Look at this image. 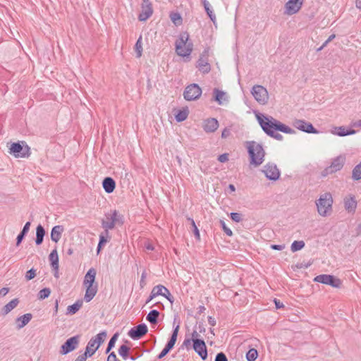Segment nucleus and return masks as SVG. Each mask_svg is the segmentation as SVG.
<instances>
[{
  "instance_id": "42",
  "label": "nucleus",
  "mask_w": 361,
  "mask_h": 361,
  "mask_svg": "<svg viewBox=\"0 0 361 361\" xmlns=\"http://www.w3.org/2000/svg\"><path fill=\"white\" fill-rule=\"evenodd\" d=\"M258 353L257 350L252 348L248 350L246 354V359L247 361H255L257 357Z\"/></svg>"
},
{
  "instance_id": "14",
  "label": "nucleus",
  "mask_w": 361,
  "mask_h": 361,
  "mask_svg": "<svg viewBox=\"0 0 361 361\" xmlns=\"http://www.w3.org/2000/svg\"><path fill=\"white\" fill-rule=\"evenodd\" d=\"M304 0H288L285 4V13L289 16L297 13L302 8Z\"/></svg>"
},
{
  "instance_id": "28",
  "label": "nucleus",
  "mask_w": 361,
  "mask_h": 361,
  "mask_svg": "<svg viewBox=\"0 0 361 361\" xmlns=\"http://www.w3.org/2000/svg\"><path fill=\"white\" fill-rule=\"evenodd\" d=\"M355 133V130H353L350 128H346L344 126L335 127L334 130L333 131L334 134H335L338 136H340V137L350 135L354 134Z\"/></svg>"
},
{
  "instance_id": "45",
  "label": "nucleus",
  "mask_w": 361,
  "mask_h": 361,
  "mask_svg": "<svg viewBox=\"0 0 361 361\" xmlns=\"http://www.w3.org/2000/svg\"><path fill=\"white\" fill-rule=\"evenodd\" d=\"M188 221H189L191 224V226L193 228V232H194V234H195L196 238L197 240H200V231L195 224V221L192 218H190V217L188 218Z\"/></svg>"
},
{
  "instance_id": "46",
  "label": "nucleus",
  "mask_w": 361,
  "mask_h": 361,
  "mask_svg": "<svg viewBox=\"0 0 361 361\" xmlns=\"http://www.w3.org/2000/svg\"><path fill=\"white\" fill-rule=\"evenodd\" d=\"M182 348L188 350L192 349V341L190 338H185L182 344Z\"/></svg>"
},
{
  "instance_id": "8",
  "label": "nucleus",
  "mask_w": 361,
  "mask_h": 361,
  "mask_svg": "<svg viewBox=\"0 0 361 361\" xmlns=\"http://www.w3.org/2000/svg\"><path fill=\"white\" fill-rule=\"evenodd\" d=\"M251 94L259 104H265L269 100V94L267 90L260 85H255L251 90Z\"/></svg>"
},
{
  "instance_id": "51",
  "label": "nucleus",
  "mask_w": 361,
  "mask_h": 361,
  "mask_svg": "<svg viewBox=\"0 0 361 361\" xmlns=\"http://www.w3.org/2000/svg\"><path fill=\"white\" fill-rule=\"evenodd\" d=\"M214 361H228V359L224 353H219L216 355Z\"/></svg>"
},
{
  "instance_id": "20",
  "label": "nucleus",
  "mask_w": 361,
  "mask_h": 361,
  "mask_svg": "<svg viewBox=\"0 0 361 361\" xmlns=\"http://www.w3.org/2000/svg\"><path fill=\"white\" fill-rule=\"evenodd\" d=\"M212 100L216 102L219 105H223L224 103L228 102V96L226 92L219 88H214L212 92Z\"/></svg>"
},
{
  "instance_id": "33",
  "label": "nucleus",
  "mask_w": 361,
  "mask_h": 361,
  "mask_svg": "<svg viewBox=\"0 0 361 361\" xmlns=\"http://www.w3.org/2000/svg\"><path fill=\"white\" fill-rule=\"evenodd\" d=\"M201 1H202V5L204 6V11H205L207 15L208 16L209 19L214 23H215V22H216V16L214 13L212 9L210 4L209 3V1L207 0H201Z\"/></svg>"
},
{
  "instance_id": "64",
  "label": "nucleus",
  "mask_w": 361,
  "mask_h": 361,
  "mask_svg": "<svg viewBox=\"0 0 361 361\" xmlns=\"http://www.w3.org/2000/svg\"><path fill=\"white\" fill-rule=\"evenodd\" d=\"M336 37L335 34L331 35L328 39L324 42V46H326L331 41H332Z\"/></svg>"
},
{
  "instance_id": "5",
  "label": "nucleus",
  "mask_w": 361,
  "mask_h": 361,
  "mask_svg": "<svg viewBox=\"0 0 361 361\" xmlns=\"http://www.w3.org/2000/svg\"><path fill=\"white\" fill-rule=\"evenodd\" d=\"M9 152L16 158L28 157L30 155V147L25 141H18L11 144Z\"/></svg>"
},
{
  "instance_id": "19",
  "label": "nucleus",
  "mask_w": 361,
  "mask_h": 361,
  "mask_svg": "<svg viewBox=\"0 0 361 361\" xmlns=\"http://www.w3.org/2000/svg\"><path fill=\"white\" fill-rule=\"evenodd\" d=\"M192 349L200 356L202 360L207 357V346L203 340H195L192 343Z\"/></svg>"
},
{
  "instance_id": "35",
  "label": "nucleus",
  "mask_w": 361,
  "mask_h": 361,
  "mask_svg": "<svg viewBox=\"0 0 361 361\" xmlns=\"http://www.w3.org/2000/svg\"><path fill=\"white\" fill-rule=\"evenodd\" d=\"M82 301L78 300L74 304L69 305L67 307V314H75L82 307Z\"/></svg>"
},
{
  "instance_id": "48",
  "label": "nucleus",
  "mask_w": 361,
  "mask_h": 361,
  "mask_svg": "<svg viewBox=\"0 0 361 361\" xmlns=\"http://www.w3.org/2000/svg\"><path fill=\"white\" fill-rule=\"evenodd\" d=\"M220 224L224 230V231L225 232V233L228 235V236H231L233 235V232L232 231L228 228L226 225V223L224 222V221L223 220H221L220 221Z\"/></svg>"
},
{
  "instance_id": "13",
  "label": "nucleus",
  "mask_w": 361,
  "mask_h": 361,
  "mask_svg": "<svg viewBox=\"0 0 361 361\" xmlns=\"http://www.w3.org/2000/svg\"><path fill=\"white\" fill-rule=\"evenodd\" d=\"M293 126L300 131L310 133L317 134L319 130L314 127V126L305 120L296 119L293 122Z\"/></svg>"
},
{
  "instance_id": "36",
  "label": "nucleus",
  "mask_w": 361,
  "mask_h": 361,
  "mask_svg": "<svg viewBox=\"0 0 361 361\" xmlns=\"http://www.w3.org/2000/svg\"><path fill=\"white\" fill-rule=\"evenodd\" d=\"M159 316V311L156 310H151L148 314L147 315V320L150 322L152 324H155L157 323L158 317Z\"/></svg>"
},
{
  "instance_id": "37",
  "label": "nucleus",
  "mask_w": 361,
  "mask_h": 361,
  "mask_svg": "<svg viewBox=\"0 0 361 361\" xmlns=\"http://www.w3.org/2000/svg\"><path fill=\"white\" fill-rule=\"evenodd\" d=\"M171 20L176 25H180L183 23V18L178 12H171L169 16Z\"/></svg>"
},
{
  "instance_id": "53",
  "label": "nucleus",
  "mask_w": 361,
  "mask_h": 361,
  "mask_svg": "<svg viewBox=\"0 0 361 361\" xmlns=\"http://www.w3.org/2000/svg\"><path fill=\"white\" fill-rule=\"evenodd\" d=\"M107 361H120V360L117 358L115 353L112 352L109 355V356L107 357Z\"/></svg>"
},
{
  "instance_id": "2",
  "label": "nucleus",
  "mask_w": 361,
  "mask_h": 361,
  "mask_svg": "<svg viewBox=\"0 0 361 361\" xmlns=\"http://www.w3.org/2000/svg\"><path fill=\"white\" fill-rule=\"evenodd\" d=\"M333 203L334 199L331 192H326L320 194L319 198L315 201L318 214L322 217L330 216L333 212Z\"/></svg>"
},
{
  "instance_id": "41",
  "label": "nucleus",
  "mask_w": 361,
  "mask_h": 361,
  "mask_svg": "<svg viewBox=\"0 0 361 361\" xmlns=\"http://www.w3.org/2000/svg\"><path fill=\"white\" fill-rule=\"evenodd\" d=\"M352 178L356 180L361 179V162L353 169Z\"/></svg>"
},
{
  "instance_id": "31",
  "label": "nucleus",
  "mask_w": 361,
  "mask_h": 361,
  "mask_svg": "<svg viewBox=\"0 0 361 361\" xmlns=\"http://www.w3.org/2000/svg\"><path fill=\"white\" fill-rule=\"evenodd\" d=\"M188 114L189 110L188 106L183 107L182 109H178L174 114L175 119L177 122H183L187 119Z\"/></svg>"
},
{
  "instance_id": "56",
  "label": "nucleus",
  "mask_w": 361,
  "mask_h": 361,
  "mask_svg": "<svg viewBox=\"0 0 361 361\" xmlns=\"http://www.w3.org/2000/svg\"><path fill=\"white\" fill-rule=\"evenodd\" d=\"M87 357H90L89 355L84 353L83 354L79 355L74 361H86Z\"/></svg>"
},
{
  "instance_id": "12",
  "label": "nucleus",
  "mask_w": 361,
  "mask_h": 361,
  "mask_svg": "<svg viewBox=\"0 0 361 361\" xmlns=\"http://www.w3.org/2000/svg\"><path fill=\"white\" fill-rule=\"evenodd\" d=\"M314 281L323 284L329 285L333 288H340L342 283L341 279L329 274L318 275L314 278Z\"/></svg>"
},
{
  "instance_id": "62",
  "label": "nucleus",
  "mask_w": 361,
  "mask_h": 361,
  "mask_svg": "<svg viewBox=\"0 0 361 361\" xmlns=\"http://www.w3.org/2000/svg\"><path fill=\"white\" fill-rule=\"evenodd\" d=\"M209 47H207L206 49H204V51H202V53L200 54V57H203V58L208 59V57H209Z\"/></svg>"
},
{
  "instance_id": "18",
  "label": "nucleus",
  "mask_w": 361,
  "mask_h": 361,
  "mask_svg": "<svg viewBox=\"0 0 361 361\" xmlns=\"http://www.w3.org/2000/svg\"><path fill=\"white\" fill-rule=\"evenodd\" d=\"M142 11L138 15V20L140 21H146L149 18L153 13L152 4L149 2L141 4Z\"/></svg>"
},
{
  "instance_id": "22",
  "label": "nucleus",
  "mask_w": 361,
  "mask_h": 361,
  "mask_svg": "<svg viewBox=\"0 0 361 361\" xmlns=\"http://www.w3.org/2000/svg\"><path fill=\"white\" fill-rule=\"evenodd\" d=\"M344 207L348 212L354 213L357 208V201L354 195H348L344 198Z\"/></svg>"
},
{
  "instance_id": "38",
  "label": "nucleus",
  "mask_w": 361,
  "mask_h": 361,
  "mask_svg": "<svg viewBox=\"0 0 361 361\" xmlns=\"http://www.w3.org/2000/svg\"><path fill=\"white\" fill-rule=\"evenodd\" d=\"M135 51L136 53V57L140 58L142 54V36L140 35L135 42Z\"/></svg>"
},
{
  "instance_id": "24",
  "label": "nucleus",
  "mask_w": 361,
  "mask_h": 361,
  "mask_svg": "<svg viewBox=\"0 0 361 361\" xmlns=\"http://www.w3.org/2000/svg\"><path fill=\"white\" fill-rule=\"evenodd\" d=\"M219 127V122L214 118H208L204 121V130L207 133H213Z\"/></svg>"
},
{
  "instance_id": "47",
  "label": "nucleus",
  "mask_w": 361,
  "mask_h": 361,
  "mask_svg": "<svg viewBox=\"0 0 361 361\" xmlns=\"http://www.w3.org/2000/svg\"><path fill=\"white\" fill-rule=\"evenodd\" d=\"M36 276V270L34 269H31L28 270L25 274V279L27 281H30L34 279Z\"/></svg>"
},
{
  "instance_id": "50",
  "label": "nucleus",
  "mask_w": 361,
  "mask_h": 361,
  "mask_svg": "<svg viewBox=\"0 0 361 361\" xmlns=\"http://www.w3.org/2000/svg\"><path fill=\"white\" fill-rule=\"evenodd\" d=\"M231 218L235 222H240L242 220L241 214L237 212L231 213Z\"/></svg>"
},
{
  "instance_id": "1",
  "label": "nucleus",
  "mask_w": 361,
  "mask_h": 361,
  "mask_svg": "<svg viewBox=\"0 0 361 361\" xmlns=\"http://www.w3.org/2000/svg\"><path fill=\"white\" fill-rule=\"evenodd\" d=\"M255 114L261 128L264 133L270 137L281 141L283 137L278 132H282L286 134L296 133L294 129L271 116L257 111L255 112Z\"/></svg>"
},
{
  "instance_id": "4",
  "label": "nucleus",
  "mask_w": 361,
  "mask_h": 361,
  "mask_svg": "<svg viewBox=\"0 0 361 361\" xmlns=\"http://www.w3.org/2000/svg\"><path fill=\"white\" fill-rule=\"evenodd\" d=\"M123 224V216L118 211L112 210L105 214V217L102 220V226L105 230L106 236L109 235V230H112L115 226Z\"/></svg>"
},
{
  "instance_id": "3",
  "label": "nucleus",
  "mask_w": 361,
  "mask_h": 361,
  "mask_svg": "<svg viewBox=\"0 0 361 361\" xmlns=\"http://www.w3.org/2000/svg\"><path fill=\"white\" fill-rule=\"evenodd\" d=\"M189 33L183 32L180 35L178 39L176 40L175 48L178 56L190 59L193 49V44L191 41H189Z\"/></svg>"
},
{
  "instance_id": "25",
  "label": "nucleus",
  "mask_w": 361,
  "mask_h": 361,
  "mask_svg": "<svg viewBox=\"0 0 361 361\" xmlns=\"http://www.w3.org/2000/svg\"><path fill=\"white\" fill-rule=\"evenodd\" d=\"M96 274H97V271H96L95 269L90 268L85 276L84 281H83V285L84 286H94L96 283H94Z\"/></svg>"
},
{
  "instance_id": "15",
  "label": "nucleus",
  "mask_w": 361,
  "mask_h": 361,
  "mask_svg": "<svg viewBox=\"0 0 361 361\" xmlns=\"http://www.w3.org/2000/svg\"><path fill=\"white\" fill-rule=\"evenodd\" d=\"M263 173L268 179L271 180H276L280 177V171L276 165L273 163L266 164Z\"/></svg>"
},
{
  "instance_id": "58",
  "label": "nucleus",
  "mask_w": 361,
  "mask_h": 361,
  "mask_svg": "<svg viewBox=\"0 0 361 361\" xmlns=\"http://www.w3.org/2000/svg\"><path fill=\"white\" fill-rule=\"evenodd\" d=\"M25 235V234H23L21 232L18 234V235L17 236V238H16V245L17 246L20 244V243L23 240Z\"/></svg>"
},
{
  "instance_id": "30",
  "label": "nucleus",
  "mask_w": 361,
  "mask_h": 361,
  "mask_svg": "<svg viewBox=\"0 0 361 361\" xmlns=\"http://www.w3.org/2000/svg\"><path fill=\"white\" fill-rule=\"evenodd\" d=\"M18 303L19 300L18 298L13 299L2 307L1 310V314L4 316L8 314L11 311H12L14 308L17 307Z\"/></svg>"
},
{
  "instance_id": "21",
  "label": "nucleus",
  "mask_w": 361,
  "mask_h": 361,
  "mask_svg": "<svg viewBox=\"0 0 361 361\" xmlns=\"http://www.w3.org/2000/svg\"><path fill=\"white\" fill-rule=\"evenodd\" d=\"M196 68L203 74H207L211 71V65L208 59L200 57L196 62Z\"/></svg>"
},
{
  "instance_id": "17",
  "label": "nucleus",
  "mask_w": 361,
  "mask_h": 361,
  "mask_svg": "<svg viewBox=\"0 0 361 361\" xmlns=\"http://www.w3.org/2000/svg\"><path fill=\"white\" fill-rule=\"evenodd\" d=\"M147 332V327L145 324H141L135 327L132 328L129 332V336L134 339L137 340L142 338L144 335H145Z\"/></svg>"
},
{
  "instance_id": "34",
  "label": "nucleus",
  "mask_w": 361,
  "mask_h": 361,
  "mask_svg": "<svg viewBox=\"0 0 361 361\" xmlns=\"http://www.w3.org/2000/svg\"><path fill=\"white\" fill-rule=\"evenodd\" d=\"M45 235L44 228L42 225H38L36 228V240L35 243L37 245H40L43 242L44 236Z\"/></svg>"
},
{
  "instance_id": "63",
  "label": "nucleus",
  "mask_w": 361,
  "mask_h": 361,
  "mask_svg": "<svg viewBox=\"0 0 361 361\" xmlns=\"http://www.w3.org/2000/svg\"><path fill=\"white\" fill-rule=\"evenodd\" d=\"M198 336H199V334L197 333V331L195 330L193 331V332L191 334V338H190L192 341V343H194V341L200 340L198 338Z\"/></svg>"
},
{
  "instance_id": "7",
  "label": "nucleus",
  "mask_w": 361,
  "mask_h": 361,
  "mask_svg": "<svg viewBox=\"0 0 361 361\" xmlns=\"http://www.w3.org/2000/svg\"><path fill=\"white\" fill-rule=\"evenodd\" d=\"M245 147L248 153V158H264L265 156L262 145L255 141L245 142Z\"/></svg>"
},
{
  "instance_id": "23",
  "label": "nucleus",
  "mask_w": 361,
  "mask_h": 361,
  "mask_svg": "<svg viewBox=\"0 0 361 361\" xmlns=\"http://www.w3.org/2000/svg\"><path fill=\"white\" fill-rule=\"evenodd\" d=\"M49 259L51 263V266L52 269L55 271L54 276L58 277L59 273V256L57 253V250L56 249L53 250L49 255Z\"/></svg>"
},
{
  "instance_id": "61",
  "label": "nucleus",
  "mask_w": 361,
  "mask_h": 361,
  "mask_svg": "<svg viewBox=\"0 0 361 361\" xmlns=\"http://www.w3.org/2000/svg\"><path fill=\"white\" fill-rule=\"evenodd\" d=\"M30 222L28 221L25 224L23 230L21 231V233L26 235L30 229Z\"/></svg>"
},
{
  "instance_id": "44",
  "label": "nucleus",
  "mask_w": 361,
  "mask_h": 361,
  "mask_svg": "<svg viewBox=\"0 0 361 361\" xmlns=\"http://www.w3.org/2000/svg\"><path fill=\"white\" fill-rule=\"evenodd\" d=\"M118 337V333H116L110 339L109 343H108V346H107V348L106 350V353H108L112 348L114 347V345H115V343L117 340Z\"/></svg>"
},
{
  "instance_id": "29",
  "label": "nucleus",
  "mask_w": 361,
  "mask_h": 361,
  "mask_svg": "<svg viewBox=\"0 0 361 361\" xmlns=\"http://www.w3.org/2000/svg\"><path fill=\"white\" fill-rule=\"evenodd\" d=\"M102 186L106 192L111 193L116 188V183L112 178L106 177L102 182Z\"/></svg>"
},
{
  "instance_id": "9",
  "label": "nucleus",
  "mask_w": 361,
  "mask_h": 361,
  "mask_svg": "<svg viewBox=\"0 0 361 361\" xmlns=\"http://www.w3.org/2000/svg\"><path fill=\"white\" fill-rule=\"evenodd\" d=\"M202 92V88L198 84L192 83L185 87L183 97L186 101H195L200 97Z\"/></svg>"
},
{
  "instance_id": "11",
  "label": "nucleus",
  "mask_w": 361,
  "mask_h": 361,
  "mask_svg": "<svg viewBox=\"0 0 361 361\" xmlns=\"http://www.w3.org/2000/svg\"><path fill=\"white\" fill-rule=\"evenodd\" d=\"M80 335H76L73 337H71L61 346L60 353L63 355H65L74 350H75L80 343Z\"/></svg>"
},
{
  "instance_id": "60",
  "label": "nucleus",
  "mask_w": 361,
  "mask_h": 361,
  "mask_svg": "<svg viewBox=\"0 0 361 361\" xmlns=\"http://www.w3.org/2000/svg\"><path fill=\"white\" fill-rule=\"evenodd\" d=\"M285 245H271V248L276 250H282L285 248Z\"/></svg>"
},
{
  "instance_id": "57",
  "label": "nucleus",
  "mask_w": 361,
  "mask_h": 361,
  "mask_svg": "<svg viewBox=\"0 0 361 361\" xmlns=\"http://www.w3.org/2000/svg\"><path fill=\"white\" fill-rule=\"evenodd\" d=\"M171 350L167 348L166 347H164V348L162 350V351L160 353V354L158 355L159 359L163 358Z\"/></svg>"
},
{
  "instance_id": "43",
  "label": "nucleus",
  "mask_w": 361,
  "mask_h": 361,
  "mask_svg": "<svg viewBox=\"0 0 361 361\" xmlns=\"http://www.w3.org/2000/svg\"><path fill=\"white\" fill-rule=\"evenodd\" d=\"M51 293V290L49 288H44L39 290L38 293V299L39 300H44L45 298H47Z\"/></svg>"
},
{
  "instance_id": "40",
  "label": "nucleus",
  "mask_w": 361,
  "mask_h": 361,
  "mask_svg": "<svg viewBox=\"0 0 361 361\" xmlns=\"http://www.w3.org/2000/svg\"><path fill=\"white\" fill-rule=\"evenodd\" d=\"M305 247V243L302 240H295L290 246L291 251L295 252L302 249Z\"/></svg>"
},
{
  "instance_id": "27",
  "label": "nucleus",
  "mask_w": 361,
  "mask_h": 361,
  "mask_svg": "<svg viewBox=\"0 0 361 361\" xmlns=\"http://www.w3.org/2000/svg\"><path fill=\"white\" fill-rule=\"evenodd\" d=\"M64 231L63 226L58 225L52 228L51 231V239L55 243H58L61 238V234Z\"/></svg>"
},
{
  "instance_id": "55",
  "label": "nucleus",
  "mask_w": 361,
  "mask_h": 361,
  "mask_svg": "<svg viewBox=\"0 0 361 361\" xmlns=\"http://www.w3.org/2000/svg\"><path fill=\"white\" fill-rule=\"evenodd\" d=\"M264 159H250V165H253L255 166H259L262 164Z\"/></svg>"
},
{
  "instance_id": "26",
  "label": "nucleus",
  "mask_w": 361,
  "mask_h": 361,
  "mask_svg": "<svg viewBox=\"0 0 361 361\" xmlns=\"http://www.w3.org/2000/svg\"><path fill=\"white\" fill-rule=\"evenodd\" d=\"M86 287V291L84 296L85 302H90L97 293V284L94 286H85Z\"/></svg>"
},
{
  "instance_id": "32",
  "label": "nucleus",
  "mask_w": 361,
  "mask_h": 361,
  "mask_svg": "<svg viewBox=\"0 0 361 361\" xmlns=\"http://www.w3.org/2000/svg\"><path fill=\"white\" fill-rule=\"evenodd\" d=\"M32 319V314L30 313L25 314L17 318V326L18 329H21L27 325Z\"/></svg>"
},
{
  "instance_id": "49",
  "label": "nucleus",
  "mask_w": 361,
  "mask_h": 361,
  "mask_svg": "<svg viewBox=\"0 0 361 361\" xmlns=\"http://www.w3.org/2000/svg\"><path fill=\"white\" fill-rule=\"evenodd\" d=\"M108 238H109V234L108 235V236H106L105 234V231L104 233H101L99 235V247H102L104 244L107 243Z\"/></svg>"
},
{
  "instance_id": "59",
  "label": "nucleus",
  "mask_w": 361,
  "mask_h": 361,
  "mask_svg": "<svg viewBox=\"0 0 361 361\" xmlns=\"http://www.w3.org/2000/svg\"><path fill=\"white\" fill-rule=\"evenodd\" d=\"M230 134H231L230 130L226 128L221 132V137L226 138L227 137H228L230 135Z\"/></svg>"
},
{
  "instance_id": "39",
  "label": "nucleus",
  "mask_w": 361,
  "mask_h": 361,
  "mask_svg": "<svg viewBox=\"0 0 361 361\" xmlns=\"http://www.w3.org/2000/svg\"><path fill=\"white\" fill-rule=\"evenodd\" d=\"M130 348L126 345H122L118 349V354L123 360H127L128 357V353Z\"/></svg>"
},
{
  "instance_id": "52",
  "label": "nucleus",
  "mask_w": 361,
  "mask_h": 361,
  "mask_svg": "<svg viewBox=\"0 0 361 361\" xmlns=\"http://www.w3.org/2000/svg\"><path fill=\"white\" fill-rule=\"evenodd\" d=\"M179 326H177L173 331L172 335L170 338V340L172 341L176 342L178 333Z\"/></svg>"
},
{
  "instance_id": "10",
  "label": "nucleus",
  "mask_w": 361,
  "mask_h": 361,
  "mask_svg": "<svg viewBox=\"0 0 361 361\" xmlns=\"http://www.w3.org/2000/svg\"><path fill=\"white\" fill-rule=\"evenodd\" d=\"M158 295L165 297L171 304L173 302V297L171 294L170 291L165 286L158 285L152 288L149 297L147 300V303Z\"/></svg>"
},
{
  "instance_id": "16",
  "label": "nucleus",
  "mask_w": 361,
  "mask_h": 361,
  "mask_svg": "<svg viewBox=\"0 0 361 361\" xmlns=\"http://www.w3.org/2000/svg\"><path fill=\"white\" fill-rule=\"evenodd\" d=\"M343 165L344 164L341 159H334L331 165L325 168L322 171L321 176L322 177H326L330 174L336 173L340 171L343 168Z\"/></svg>"
},
{
  "instance_id": "54",
  "label": "nucleus",
  "mask_w": 361,
  "mask_h": 361,
  "mask_svg": "<svg viewBox=\"0 0 361 361\" xmlns=\"http://www.w3.org/2000/svg\"><path fill=\"white\" fill-rule=\"evenodd\" d=\"M146 277H147V273L145 271H144L142 274L141 279H140V286L142 288L144 287L146 284V282H145Z\"/></svg>"
},
{
  "instance_id": "6",
  "label": "nucleus",
  "mask_w": 361,
  "mask_h": 361,
  "mask_svg": "<svg viewBox=\"0 0 361 361\" xmlns=\"http://www.w3.org/2000/svg\"><path fill=\"white\" fill-rule=\"evenodd\" d=\"M106 332L104 331L91 338L87 343L85 353L87 354L89 357H92L104 343L106 338Z\"/></svg>"
}]
</instances>
